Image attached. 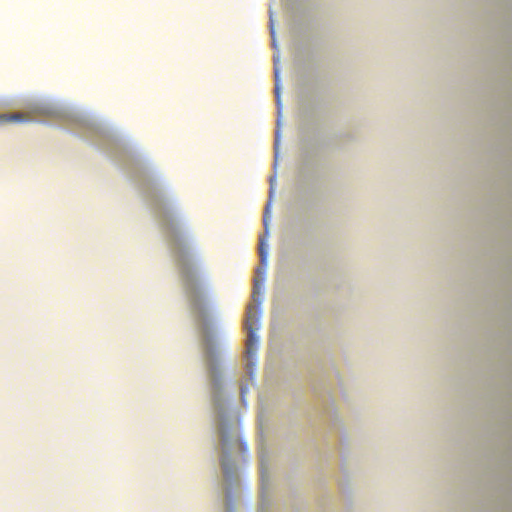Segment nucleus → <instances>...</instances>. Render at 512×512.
Masks as SVG:
<instances>
[{"label":"nucleus","instance_id":"obj_7","mask_svg":"<svg viewBox=\"0 0 512 512\" xmlns=\"http://www.w3.org/2000/svg\"><path fill=\"white\" fill-rule=\"evenodd\" d=\"M221 442L224 449V452H227L228 439L225 432L221 433Z\"/></svg>","mask_w":512,"mask_h":512},{"label":"nucleus","instance_id":"obj_1","mask_svg":"<svg viewBox=\"0 0 512 512\" xmlns=\"http://www.w3.org/2000/svg\"><path fill=\"white\" fill-rule=\"evenodd\" d=\"M245 328L247 330L246 353L252 355L256 353L259 343V336L256 334L259 328V312L255 306L247 308Z\"/></svg>","mask_w":512,"mask_h":512},{"label":"nucleus","instance_id":"obj_6","mask_svg":"<svg viewBox=\"0 0 512 512\" xmlns=\"http://www.w3.org/2000/svg\"><path fill=\"white\" fill-rule=\"evenodd\" d=\"M269 209H270V204H267L266 207H265V212H264V228H265L266 236H268V234H269V229H268V213H269Z\"/></svg>","mask_w":512,"mask_h":512},{"label":"nucleus","instance_id":"obj_5","mask_svg":"<svg viewBox=\"0 0 512 512\" xmlns=\"http://www.w3.org/2000/svg\"><path fill=\"white\" fill-rule=\"evenodd\" d=\"M205 350H206V358L208 362V368L211 369L212 373L214 374V366L212 362V351L211 347L209 345L208 339H205Z\"/></svg>","mask_w":512,"mask_h":512},{"label":"nucleus","instance_id":"obj_9","mask_svg":"<svg viewBox=\"0 0 512 512\" xmlns=\"http://www.w3.org/2000/svg\"><path fill=\"white\" fill-rule=\"evenodd\" d=\"M222 466H223V468H224L225 470L227 469V463H226V459H225V457H223V459H222Z\"/></svg>","mask_w":512,"mask_h":512},{"label":"nucleus","instance_id":"obj_2","mask_svg":"<svg viewBox=\"0 0 512 512\" xmlns=\"http://www.w3.org/2000/svg\"><path fill=\"white\" fill-rule=\"evenodd\" d=\"M267 247H266V238L260 237L259 242V255L261 266L256 268V278L254 279V289H253V299L256 300L257 294H259L261 289V283L265 280V274L267 271Z\"/></svg>","mask_w":512,"mask_h":512},{"label":"nucleus","instance_id":"obj_3","mask_svg":"<svg viewBox=\"0 0 512 512\" xmlns=\"http://www.w3.org/2000/svg\"><path fill=\"white\" fill-rule=\"evenodd\" d=\"M30 116L25 113L1 114L0 121H25L31 120Z\"/></svg>","mask_w":512,"mask_h":512},{"label":"nucleus","instance_id":"obj_4","mask_svg":"<svg viewBox=\"0 0 512 512\" xmlns=\"http://www.w3.org/2000/svg\"><path fill=\"white\" fill-rule=\"evenodd\" d=\"M179 264H180V267H181V274H182V276L184 278L185 286L189 290V292H191L192 285H191L189 270L185 266V264L183 263L182 259L179 260Z\"/></svg>","mask_w":512,"mask_h":512},{"label":"nucleus","instance_id":"obj_8","mask_svg":"<svg viewBox=\"0 0 512 512\" xmlns=\"http://www.w3.org/2000/svg\"><path fill=\"white\" fill-rule=\"evenodd\" d=\"M279 87L278 84L275 85V92H276V99H277V105H280V95H279Z\"/></svg>","mask_w":512,"mask_h":512}]
</instances>
